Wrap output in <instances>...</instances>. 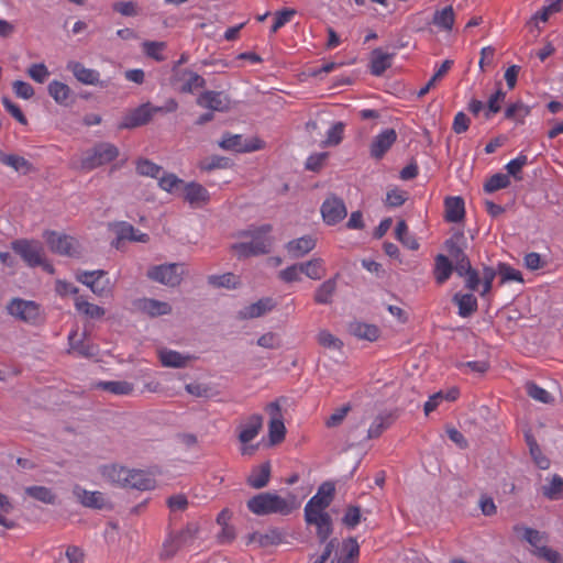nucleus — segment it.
Wrapping results in <instances>:
<instances>
[{
  "mask_svg": "<svg viewBox=\"0 0 563 563\" xmlns=\"http://www.w3.org/2000/svg\"><path fill=\"white\" fill-rule=\"evenodd\" d=\"M297 506L296 497L292 494H288L287 497H282L276 493H261L247 501L250 511L257 516L272 514L287 516L291 514Z\"/></svg>",
  "mask_w": 563,
  "mask_h": 563,
  "instance_id": "obj_1",
  "label": "nucleus"
},
{
  "mask_svg": "<svg viewBox=\"0 0 563 563\" xmlns=\"http://www.w3.org/2000/svg\"><path fill=\"white\" fill-rule=\"evenodd\" d=\"M271 230L272 227L265 224L254 230L240 232L238 234L239 238L250 239V241L232 244V251L240 258L268 253L272 246V238L268 235Z\"/></svg>",
  "mask_w": 563,
  "mask_h": 563,
  "instance_id": "obj_2",
  "label": "nucleus"
},
{
  "mask_svg": "<svg viewBox=\"0 0 563 563\" xmlns=\"http://www.w3.org/2000/svg\"><path fill=\"white\" fill-rule=\"evenodd\" d=\"M118 155L119 150L115 145L107 142L99 143L82 153L77 167L82 170H92L112 162Z\"/></svg>",
  "mask_w": 563,
  "mask_h": 563,
  "instance_id": "obj_3",
  "label": "nucleus"
},
{
  "mask_svg": "<svg viewBox=\"0 0 563 563\" xmlns=\"http://www.w3.org/2000/svg\"><path fill=\"white\" fill-rule=\"evenodd\" d=\"M7 310L10 316L31 325H38L45 320L41 306L32 300L14 298L9 302Z\"/></svg>",
  "mask_w": 563,
  "mask_h": 563,
  "instance_id": "obj_4",
  "label": "nucleus"
},
{
  "mask_svg": "<svg viewBox=\"0 0 563 563\" xmlns=\"http://www.w3.org/2000/svg\"><path fill=\"white\" fill-rule=\"evenodd\" d=\"M12 249L29 266L35 267L42 265L45 271L53 273V267L44 260V252L40 242L16 240L12 242Z\"/></svg>",
  "mask_w": 563,
  "mask_h": 563,
  "instance_id": "obj_5",
  "label": "nucleus"
},
{
  "mask_svg": "<svg viewBox=\"0 0 563 563\" xmlns=\"http://www.w3.org/2000/svg\"><path fill=\"white\" fill-rule=\"evenodd\" d=\"M184 273L183 264L170 263L151 267L147 277L162 285L175 287L181 283Z\"/></svg>",
  "mask_w": 563,
  "mask_h": 563,
  "instance_id": "obj_6",
  "label": "nucleus"
},
{
  "mask_svg": "<svg viewBox=\"0 0 563 563\" xmlns=\"http://www.w3.org/2000/svg\"><path fill=\"white\" fill-rule=\"evenodd\" d=\"M334 490L335 488L332 483H323L319 487L317 494L306 504L305 515L311 516L317 514H328L325 510L333 499Z\"/></svg>",
  "mask_w": 563,
  "mask_h": 563,
  "instance_id": "obj_7",
  "label": "nucleus"
},
{
  "mask_svg": "<svg viewBox=\"0 0 563 563\" xmlns=\"http://www.w3.org/2000/svg\"><path fill=\"white\" fill-rule=\"evenodd\" d=\"M219 146L235 153H250L262 148V142L257 139L245 140L241 134L227 133L219 142Z\"/></svg>",
  "mask_w": 563,
  "mask_h": 563,
  "instance_id": "obj_8",
  "label": "nucleus"
},
{
  "mask_svg": "<svg viewBox=\"0 0 563 563\" xmlns=\"http://www.w3.org/2000/svg\"><path fill=\"white\" fill-rule=\"evenodd\" d=\"M320 211L324 223L328 225H335L347 214L344 201L336 196L328 197L321 205Z\"/></svg>",
  "mask_w": 563,
  "mask_h": 563,
  "instance_id": "obj_9",
  "label": "nucleus"
},
{
  "mask_svg": "<svg viewBox=\"0 0 563 563\" xmlns=\"http://www.w3.org/2000/svg\"><path fill=\"white\" fill-rule=\"evenodd\" d=\"M363 424V421L355 424L354 427H351L349 431V440H352L353 443H361L363 440H371L378 438L385 430H387L391 424V416L390 415H378L371 423L369 428L367 429V433L364 438L358 439L354 433L356 429Z\"/></svg>",
  "mask_w": 563,
  "mask_h": 563,
  "instance_id": "obj_10",
  "label": "nucleus"
},
{
  "mask_svg": "<svg viewBox=\"0 0 563 563\" xmlns=\"http://www.w3.org/2000/svg\"><path fill=\"white\" fill-rule=\"evenodd\" d=\"M48 247L62 255H73L76 251V241L65 234L47 231L44 234Z\"/></svg>",
  "mask_w": 563,
  "mask_h": 563,
  "instance_id": "obj_11",
  "label": "nucleus"
},
{
  "mask_svg": "<svg viewBox=\"0 0 563 563\" xmlns=\"http://www.w3.org/2000/svg\"><path fill=\"white\" fill-rule=\"evenodd\" d=\"M197 104L212 111L224 112L230 109V99L222 91H205L198 99Z\"/></svg>",
  "mask_w": 563,
  "mask_h": 563,
  "instance_id": "obj_12",
  "label": "nucleus"
},
{
  "mask_svg": "<svg viewBox=\"0 0 563 563\" xmlns=\"http://www.w3.org/2000/svg\"><path fill=\"white\" fill-rule=\"evenodd\" d=\"M151 103H143L126 113L119 123L120 129H133L151 121Z\"/></svg>",
  "mask_w": 563,
  "mask_h": 563,
  "instance_id": "obj_13",
  "label": "nucleus"
},
{
  "mask_svg": "<svg viewBox=\"0 0 563 563\" xmlns=\"http://www.w3.org/2000/svg\"><path fill=\"white\" fill-rule=\"evenodd\" d=\"M397 140V133L394 129H385L378 133L371 144V156L380 159Z\"/></svg>",
  "mask_w": 563,
  "mask_h": 563,
  "instance_id": "obj_14",
  "label": "nucleus"
},
{
  "mask_svg": "<svg viewBox=\"0 0 563 563\" xmlns=\"http://www.w3.org/2000/svg\"><path fill=\"white\" fill-rule=\"evenodd\" d=\"M276 306V302L271 297L261 298L256 302L250 303L239 310L238 318L241 320L260 318L267 312L272 311Z\"/></svg>",
  "mask_w": 563,
  "mask_h": 563,
  "instance_id": "obj_15",
  "label": "nucleus"
},
{
  "mask_svg": "<svg viewBox=\"0 0 563 563\" xmlns=\"http://www.w3.org/2000/svg\"><path fill=\"white\" fill-rule=\"evenodd\" d=\"M67 69L73 73L75 78L85 85H99L107 87L104 81H100V74L96 69L87 68L79 62H68Z\"/></svg>",
  "mask_w": 563,
  "mask_h": 563,
  "instance_id": "obj_16",
  "label": "nucleus"
},
{
  "mask_svg": "<svg viewBox=\"0 0 563 563\" xmlns=\"http://www.w3.org/2000/svg\"><path fill=\"white\" fill-rule=\"evenodd\" d=\"M514 532L527 541L532 548V553L536 554L540 548L548 543V536L543 532H540L536 529L526 527L523 525H516L514 527Z\"/></svg>",
  "mask_w": 563,
  "mask_h": 563,
  "instance_id": "obj_17",
  "label": "nucleus"
},
{
  "mask_svg": "<svg viewBox=\"0 0 563 563\" xmlns=\"http://www.w3.org/2000/svg\"><path fill=\"white\" fill-rule=\"evenodd\" d=\"M263 426L261 415H252L247 420L239 426V440L242 444H246L254 440L260 433Z\"/></svg>",
  "mask_w": 563,
  "mask_h": 563,
  "instance_id": "obj_18",
  "label": "nucleus"
},
{
  "mask_svg": "<svg viewBox=\"0 0 563 563\" xmlns=\"http://www.w3.org/2000/svg\"><path fill=\"white\" fill-rule=\"evenodd\" d=\"M73 495L85 507L101 509L106 505V498L100 492H89L79 485L74 486Z\"/></svg>",
  "mask_w": 563,
  "mask_h": 563,
  "instance_id": "obj_19",
  "label": "nucleus"
},
{
  "mask_svg": "<svg viewBox=\"0 0 563 563\" xmlns=\"http://www.w3.org/2000/svg\"><path fill=\"white\" fill-rule=\"evenodd\" d=\"M308 525L316 527L320 542H324L332 533V519L329 514L305 515Z\"/></svg>",
  "mask_w": 563,
  "mask_h": 563,
  "instance_id": "obj_20",
  "label": "nucleus"
},
{
  "mask_svg": "<svg viewBox=\"0 0 563 563\" xmlns=\"http://www.w3.org/2000/svg\"><path fill=\"white\" fill-rule=\"evenodd\" d=\"M395 54L375 48L371 54L369 70L374 76H382L393 63Z\"/></svg>",
  "mask_w": 563,
  "mask_h": 563,
  "instance_id": "obj_21",
  "label": "nucleus"
},
{
  "mask_svg": "<svg viewBox=\"0 0 563 563\" xmlns=\"http://www.w3.org/2000/svg\"><path fill=\"white\" fill-rule=\"evenodd\" d=\"M136 307L140 311L150 317H159L172 312V306L168 302L152 298L140 299Z\"/></svg>",
  "mask_w": 563,
  "mask_h": 563,
  "instance_id": "obj_22",
  "label": "nucleus"
},
{
  "mask_svg": "<svg viewBox=\"0 0 563 563\" xmlns=\"http://www.w3.org/2000/svg\"><path fill=\"white\" fill-rule=\"evenodd\" d=\"M158 357L163 366L173 368H183L194 360L190 354H181L177 351L169 349H162L158 351Z\"/></svg>",
  "mask_w": 563,
  "mask_h": 563,
  "instance_id": "obj_23",
  "label": "nucleus"
},
{
  "mask_svg": "<svg viewBox=\"0 0 563 563\" xmlns=\"http://www.w3.org/2000/svg\"><path fill=\"white\" fill-rule=\"evenodd\" d=\"M316 239L312 235H305L289 241L286 244L288 254L294 258H299L308 254L316 247Z\"/></svg>",
  "mask_w": 563,
  "mask_h": 563,
  "instance_id": "obj_24",
  "label": "nucleus"
},
{
  "mask_svg": "<svg viewBox=\"0 0 563 563\" xmlns=\"http://www.w3.org/2000/svg\"><path fill=\"white\" fill-rule=\"evenodd\" d=\"M77 331H71L68 335V353L75 354L81 357H93L97 355L98 350L93 344L82 340H77Z\"/></svg>",
  "mask_w": 563,
  "mask_h": 563,
  "instance_id": "obj_25",
  "label": "nucleus"
},
{
  "mask_svg": "<svg viewBox=\"0 0 563 563\" xmlns=\"http://www.w3.org/2000/svg\"><path fill=\"white\" fill-rule=\"evenodd\" d=\"M92 386L115 396H126L134 390V385L126 380H98Z\"/></svg>",
  "mask_w": 563,
  "mask_h": 563,
  "instance_id": "obj_26",
  "label": "nucleus"
},
{
  "mask_svg": "<svg viewBox=\"0 0 563 563\" xmlns=\"http://www.w3.org/2000/svg\"><path fill=\"white\" fill-rule=\"evenodd\" d=\"M271 478V464L265 462L258 466L252 468L251 474L247 477V484L255 489L265 487Z\"/></svg>",
  "mask_w": 563,
  "mask_h": 563,
  "instance_id": "obj_27",
  "label": "nucleus"
},
{
  "mask_svg": "<svg viewBox=\"0 0 563 563\" xmlns=\"http://www.w3.org/2000/svg\"><path fill=\"white\" fill-rule=\"evenodd\" d=\"M445 219L449 222H460L464 219L465 207L461 197H449L445 199Z\"/></svg>",
  "mask_w": 563,
  "mask_h": 563,
  "instance_id": "obj_28",
  "label": "nucleus"
},
{
  "mask_svg": "<svg viewBox=\"0 0 563 563\" xmlns=\"http://www.w3.org/2000/svg\"><path fill=\"white\" fill-rule=\"evenodd\" d=\"M126 487L139 490H148L154 487V479L144 471L129 470Z\"/></svg>",
  "mask_w": 563,
  "mask_h": 563,
  "instance_id": "obj_29",
  "label": "nucleus"
},
{
  "mask_svg": "<svg viewBox=\"0 0 563 563\" xmlns=\"http://www.w3.org/2000/svg\"><path fill=\"white\" fill-rule=\"evenodd\" d=\"M360 556V545L354 538L342 541L341 551L338 556V563H357Z\"/></svg>",
  "mask_w": 563,
  "mask_h": 563,
  "instance_id": "obj_30",
  "label": "nucleus"
},
{
  "mask_svg": "<svg viewBox=\"0 0 563 563\" xmlns=\"http://www.w3.org/2000/svg\"><path fill=\"white\" fill-rule=\"evenodd\" d=\"M351 334L358 339L375 341L379 336V329L374 324H368L360 321L351 322L349 325Z\"/></svg>",
  "mask_w": 563,
  "mask_h": 563,
  "instance_id": "obj_31",
  "label": "nucleus"
},
{
  "mask_svg": "<svg viewBox=\"0 0 563 563\" xmlns=\"http://www.w3.org/2000/svg\"><path fill=\"white\" fill-rule=\"evenodd\" d=\"M47 91L59 106H67L73 93L68 85L58 80L51 81L47 86Z\"/></svg>",
  "mask_w": 563,
  "mask_h": 563,
  "instance_id": "obj_32",
  "label": "nucleus"
},
{
  "mask_svg": "<svg viewBox=\"0 0 563 563\" xmlns=\"http://www.w3.org/2000/svg\"><path fill=\"white\" fill-rule=\"evenodd\" d=\"M302 273L310 279L319 280L325 275V264L320 257H313L310 261L302 262Z\"/></svg>",
  "mask_w": 563,
  "mask_h": 563,
  "instance_id": "obj_33",
  "label": "nucleus"
},
{
  "mask_svg": "<svg viewBox=\"0 0 563 563\" xmlns=\"http://www.w3.org/2000/svg\"><path fill=\"white\" fill-rule=\"evenodd\" d=\"M75 308L79 313L90 319L98 320L104 316V309L102 307L88 302L79 296L75 298Z\"/></svg>",
  "mask_w": 563,
  "mask_h": 563,
  "instance_id": "obj_34",
  "label": "nucleus"
},
{
  "mask_svg": "<svg viewBox=\"0 0 563 563\" xmlns=\"http://www.w3.org/2000/svg\"><path fill=\"white\" fill-rule=\"evenodd\" d=\"M185 199L190 205H199L209 199V194L200 184L189 183L185 187Z\"/></svg>",
  "mask_w": 563,
  "mask_h": 563,
  "instance_id": "obj_35",
  "label": "nucleus"
},
{
  "mask_svg": "<svg viewBox=\"0 0 563 563\" xmlns=\"http://www.w3.org/2000/svg\"><path fill=\"white\" fill-rule=\"evenodd\" d=\"M336 290V279L330 278L323 282L314 292V301L320 305H328Z\"/></svg>",
  "mask_w": 563,
  "mask_h": 563,
  "instance_id": "obj_36",
  "label": "nucleus"
},
{
  "mask_svg": "<svg viewBox=\"0 0 563 563\" xmlns=\"http://www.w3.org/2000/svg\"><path fill=\"white\" fill-rule=\"evenodd\" d=\"M453 300L459 307V314L463 318L471 316L477 309V300L472 294H456Z\"/></svg>",
  "mask_w": 563,
  "mask_h": 563,
  "instance_id": "obj_37",
  "label": "nucleus"
},
{
  "mask_svg": "<svg viewBox=\"0 0 563 563\" xmlns=\"http://www.w3.org/2000/svg\"><path fill=\"white\" fill-rule=\"evenodd\" d=\"M432 22L440 30L451 31L454 24L453 8L450 5L435 11Z\"/></svg>",
  "mask_w": 563,
  "mask_h": 563,
  "instance_id": "obj_38",
  "label": "nucleus"
},
{
  "mask_svg": "<svg viewBox=\"0 0 563 563\" xmlns=\"http://www.w3.org/2000/svg\"><path fill=\"white\" fill-rule=\"evenodd\" d=\"M464 247L465 236L462 232L455 233L445 242V249L453 261L465 256Z\"/></svg>",
  "mask_w": 563,
  "mask_h": 563,
  "instance_id": "obj_39",
  "label": "nucleus"
},
{
  "mask_svg": "<svg viewBox=\"0 0 563 563\" xmlns=\"http://www.w3.org/2000/svg\"><path fill=\"white\" fill-rule=\"evenodd\" d=\"M452 264L445 255L439 254L435 257L434 277L438 284L446 282L452 274Z\"/></svg>",
  "mask_w": 563,
  "mask_h": 563,
  "instance_id": "obj_40",
  "label": "nucleus"
},
{
  "mask_svg": "<svg viewBox=\"0 0 563 563\" xmlns=\"http://www.w3.org/2000/svg\"><path fill=\"white\" fill-rule=\"evenodd\" d=\"M194 532L195 531L192 529L187 528L186 530L181 531L176 537L167 540L164 544V554L166 556L173 555L177 548L185 545L187 543L188 539L192 538Z\"/></svg>",
  "mask_w": 563,
  "mask_h": 563,
  "instance_id": "obj_41",
  "label": "nucleus"
},
{
  "mask_svg": "<svg viewBox=\"0 0 563 563\" xmlns=\"http://www.w3.org/2000/svg\"><path fill=\"white\" fill-rule=\"evenodd\" d=\"M530 111L531 110L529 106L518 101L507 107L505 117L518 124H522L525 119L530 114Z\"/></svg>",
  "mask_w": 563,
  "mask_h": 563,
  "instance_id": "obj_42",
  "label": "nucleus"
},
{
  "mask_svg": "<svg viewBox=\"0 0 563 563\" xmlns=\"http://www.w3.org/2000/svg\"><path fill=\"white\" fill-rule=\"evenodd\" d=\"M103 475L107 477L108 481L118 484L122 487H126L129 468L118 465L106 466L103 468Z\"/></svg>",
  "mask_w": 563,
  "mask_h": 563,
  "instance_id": "obj_43",
  "label": "nucleus"
},
{
  "mask_svg": "<svg viewBox=\"0 0 563 563\" xmlns=\"http://www.w3.org/2000/svg\"><path fill=\"white\" fill-rule=\"evenodd\" d=\"M0 161L19 173L26 174L31 170V164L22 156L0 152Z\"/></svg>",
  "mask_w": 563,
  "mask_h": 563,
  "instance_id": "obj_44",
  "label": "nucleus"
},
{
  "mask_svg": "<svg viewBox=\"0 0 563 563\" xmlns=\"http://www.w3.org/2000/svg\"><path fill=\"white\" fill-rule=\"evenodd\" d=\"M526 441L529 446L530 455L537 466L541 470H547L550 466V461L547 456H544L541 452L540 446L538 445L534 438L530 434H526Z\"/></svg>",
  "mask_w": 563,
  "mask_h": 563,
  "instance_id": "obj_45",
  "label": "nucleus"
},
{
  "mask_svg": "<svg viewBox=\"0 0 563 563\" xmlns=\"http://www.w3.org/2000/svg\"><path fill=\"white\" fill-rule=\"evenodd\" d=\"M396 239L407 249L409 250H418L419 243L412 236L409 231L406 222L404 220L399 221L395 229Z\"/></svg>",
  "mask_w": 563,
  "mask_h": 563,
  "instance_id": "obj_46",
  "label": "nucleus"
},
{
  "mask_svg": "<svg viewBox=\"0 0 563 563\" xmlns=\"http://www.w3.org/2000/svg\"><path fill=\"white\" fill-rule=\"evenodd\" d=\"M542 493L549 499L563 498V478L559 475H553L549 484L542 487Z\"/></svg>",
  "mask_w": 563,
  "mask_h": 563,
  "instance_id": "obj_47",
  "label": "nucleus"
},
{
  "mask_svg": "<svg viewBox=\"0 0 563 563\" xmlns=\"http://www.w3.org/2000/svg\"><path fill=\"white\" fill-rule=\"evenodd\" d=\"M528 156L523 152H520L517 157L506 164L505 168L507 170V175L509 177L512 176L517 180H521V170L526 165H528Z\"/></svg>",
  "mask_w": 563,
  "mask_h": 563,
  "instance_id": "obj_48",
  "label": "nucleus"
},
{
  "mask_svg": "<svg viewBox=\"0 0 563 563\" xmlns=\"http://www.w3.org/2000/svg\"><path fill=\"white\" fill-rule=\"evenodd\" d=\"M118 236H119V239L130 240V241H134V242L145 243L148 241V235L146 233H143V232L134 229L129 223H122L119 227Z\"/></svg>",
  "mask_w": 563,
  "mask_h": 563,
  "instance_id": "obj_49",
  "label": "nucleus"
},
{
  "mask_svg": "<svg viewBox=\"0 0 563 563\" xmlns=\"http://www.w3.org/2000/svg\"><path fill=\"white\" fill-rule=\"evenodd\" d=\"M506 99V92L503 91L500 87L488 98L486 109H485V118L490 119L492 115L496 114L501 109V103Z\"/></svg>",
  "mask_w": 563,
  "mask_h": 563,
  "instance_id": "obj_50",
  "label": "nucleus"
},
{
  "mask_svg": "<svg viewBox=\"0 0 563 563\" xmlns=\"http://www.w3.org/2000/svg\"><path fill=\"white\" fill-rule=\"evenodd\" d=\"M510 186V177L507 174L497 173L489 177L484 185L486 192H495L499 189H504Z\"/></svg>",
  "mask_w": 563,
  "mask_h": 563,
  "instance_id": "obj_51",
  "label": "nucleus"
},
{
  "mask_svg": "<svg viewBox=\"0 0 563 563\" xmlns=\"http://www.w3.org/2000/svg\"><path fill=\"white\" fill-rule=\"evenodd\" d=\"M181 77L185 80L180 88L183 92H192L195 89L201 88L206 84L205 79L200 75L191 70H185Z\"/></svg>",
  "mask_w": 563,
  "mask_h": 563,
  "instance_id": "obj_52",
  "label": "nucleus"
},
{
  "mask_svg": "<svg viewBox=\"0 0 563 563\" xmlns=\"http://www.w3.org/2000/svg\"><path fill=\"white\" fill-rule=\"evenodd\" d=\"M25 493L36 500L45 504H54L55 495L53 492L45 486H30L25 488Z\"/></svg>",
  "mask_w": 563,
  "mask_h": 563,
  "instance_id": "obj_53",
  "label": "nucleus"
},
{
  "mask_svg": "<svg viewBox=\"0 0 563 563\" xmlns=\"http://www.w3.org/2000/svg\"><path fill=\"white\" fill-rule=\"evenodd\" d=\"M136 172L142 176L157 178L161 176L162 167L146 158L136 162Z\"/></svg>",
  "mask_w": 563,
  "mask_h": 563,
  "instance_id": "obj_54",
  "label": "nucleus"
},
{
  "mask_svg": "<svg viewBox=\"0 0 563 563\" xmlns=\"http://www.w3.org/2000/svg\"><path fill=\"white\" fill-rule=\"evenodd\" d=\"M208 282L214 287H224L228 289L235 288L239 285V278L232 273L211 275L209 276Z\"/></svg>",
  "mask_w": 563,
  "mask_h": 563,
  "instance_id": "obj_55",
  "label": "nucleus"
},
{
  "mask_svg": "<svg viewBox=\"0 0 563 563\" xmlns=\"http://www.w3.org/2000/svg\"><path fill=\"white\" fill-rule=\"evenodd\" d=\"M269 441L272 444H277L284 440L286 428L283 419H271L268 424Z\"/></svg>",
  "mask_w": 563,
  "mask_h": 563,
  "instance_id": "obj_56",
  "label": "nucleus"
},
{
  "mask_svg": "<svg viewBox=\"0 0 563 563\" xmlns=\"http://www.w3.org/2000/svg\"><path fill=\"white\" fill-rule=\"evenodd\" d=\"M143 52L151 58L161 62L164 60L165 57L163 55V51L166 47V44L164 42H156V41H145L142 44Z\"/></svg>",
  "mask_w": 563,
  "mask_h": 563,
  "instance_id": "obj_57",
  "label": "nucleus"
},
{
  "mask_svg": "<svg viewBox=\"0 0 563 563\" xmlns=\"http://www.w3.org/2000/svg\"><path fill=\"white\" fill-rule=\"evenodd\" d=\"M498 275L500 276L501 284L509 282L522 283L523 278L520 271L511 267L508 264L500 263L498 265Z\"/></svg>",
  "mask_w": 563,
  "mask_h": 563,
  "instance_id": "obj_58",
  "label": "nucleus"
},
{
  "mask_svg": "<svg viewBox=\"0 0 563 563\" xmlns=\"http://www.w3.org/2000/svg\"><path fill=\"white\" fill-rule=\"evenodd\" d=\"M181 185L183 180L178 178L175 174L165 173L158 177V186L161 187V189L167 192H176Z\"/></svg>",
  "mask_w": 563,
  "mask_h": 563,
  "instance_id": "obj_59",
  "label": "nucleus"
},
{
  "mask_svg": "<svg viewBox=\"0 0 563 563\" xmlns=\"http://www.w3.org/2000/svg\"><path fill=\"white\" fill-rule=\"evenodd\" d=\"M301 263L292 264L282 269L278 273V277L285 283L300 282L302 275Z\"/></svg>",
  "mask_w": 563,
  "mask_h": 563,
  "instance_id": "obj_60",
  "label": "nucleus"
},
{
  "mask_svg": "<svg viewBox=\"0 0 563 563\" xmlns=\"http://www.w3.org/2000/svg\"><path fill=\"white\" fill-rule=\"evenodd\" d=\"M26 73L31 79L38 84L45 82L49 76V70L44 63L32 64Z\"/></svg>",
  "mask_w": 563,
  "mask_h": 563,
  "instance_id": "obj_61",
  "label": "nucleus"
},
{
  "mask_svg": "<svg viewBox=\"0 0 563 563\" xmlns=\"http://www.w3.org/2000/svg\"><path fill=\"white\" fill-rule=\"evenodd\" d=\"M318 342L323 347L334 351H339L343 345L342 341L339 338L334 336L327 330H322L318 333Z\"/></svg>",
  "mask_w": 563,
  "mask_h": 563,
  "instance_id": "obj_62",
  "label": "nucleus"
},
{
  "mask_svg": "<svg viewBox=\"0 0 563 563\" xmlns=\"http://www.w3.org/2000/svg\"><path fill=\"white\" fill-rule=\"evenodd\" d=\"M361 509L357 506H349L342 518V522L349 529H354L361 522Z\"/></svg>",
  "mask_w": 563,
  "mask_h": 563,
  "instance_id": "obj_63",
  "label": "nucleus"
},
{
  "mask_svg": "<svg viewBox=\"0 0 563 563\" xmlns=\"http://www.w3.org/2000/svg\"><path fill=\"white\" fill-rule=\"evenodd\" d=\"M534 555L548 563H563V556L558 551L547 547V544L540 548Z\"/></svg>",
  "mask_w": 563,
  "mask_h": 563,
  "instance_id": "obj_64",
  "label": "nucleus"
}]
</instances>
